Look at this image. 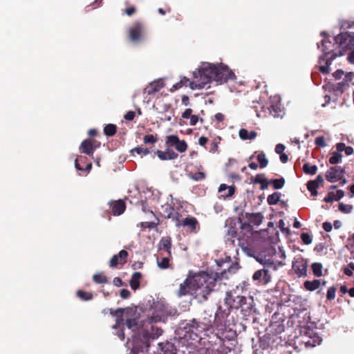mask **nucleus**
<instances>
[{"label": "nucleus", "mask_w": 354, "mask_h": 354, "mask_svg": "<svg viewBox=\"0 0 354 354\" xmlns=\"http://www.w3.org/2000/svg\"><path fill=\"white\" fill-rule=\"evenodd\" d=\"M186 333H190L189 338L196 340L203 333H214L215 326L212 312L205 310L200 322L193 319L184 327Z\"/></svg>", "instance_id": "nucleus-1"}, {"label": "nucleus", "mask_w": 354, "mask_h": 354, "mask_svg": "<svg viewBox=\"0 0 354 354\" xmlns=\"http://www.w3.org/2000/svg\"><path fill=\"white\" fill-rule=\"evenodd\" d=\"M195 291L194 296L198 302L207 300L209 295L214 291L216 279L210 275L203 273L194 277Z\"/></svg>", "instance_id": "nucleus-2"}, {"label": "nucleus", "mask_w": 354, "mask_h": 354, "mask_svg": "<svg viewBox=\"0 0 354 354\" xmlns=\"http://www.w3.org/2000/svg\"><path fill=\"white\" fill-rule=\"evenodd\" d=\"M216 65L210 63H204L197 71L193 72L194 80L189 84L192 89L203 88L208 83L214 81L216 74Z\"/></svg>", "instance_id": "nucleus-3"}, {"label": "nucleus", "mask_w": 354, "mask_h": 354, "mask_svg": "<svg viewBox=\"0 0 354 354\" xmlns=\"http://www.w3.org/2000/svg\"><path fill=\"white\" fill-rule=\"evenodd\" d=\"M160 320V316L153 313L152 315H148L147 317L141 322L140 335L147 346H149L151 340H153L162 335V330L153 324Z\"/></svg>", "instance_id": "nucleus-4"}, {"label": "nucleus", "mask_w": 354, "mask_h": 354, "mask_svg": "<svg viewBox=\"0 0 354 354\" xmlns=\"http://www.w3.org/2000/svg\"><path fill=\"white\" fill-rule=\"evenodd\" d=\"M335 44L338 46L339 50L336 55L337 57L342 56L345 53L354 48V32H343L334 37Z\"/></svg>", "instance_id": "nucleus-5"}, {"label": "nucleus", "mask_w": 354, "mask_h": 354, "mask_svg": "<svg viewBox=\"0 0 354 354\" xmlns=\"http://www.w3.org/2000/svg\"><path fill=\"white\" fill-rule=\"evenodd\" d=\"M277 270L273 262L263 265V268L254 272L252 279L260 285H267L271 281L272 272Z\"/></svg>", "instance_id": "nucleus-6"}, {"label": "nucleus", "mask_w": 354, "mask_h": 354, "mask_svg": "<svg viewBox=\"0 0 354 354\" xmlns=\"http://www.w3.org/2000/svg\"><path fill=\"white\" fill-rule=\"evenodd\" d=\"M145 31V24L140 21H136L129 27L128 37L130 41L137 43L144 39Z\"/></svg>", "instance_id": "nucleus-7"}, {"label": "nucleus", "mask_w": 354, "mask_h": 354, "mask_svg": "<svg viewBox=\"0 0 354 354\" xmlns=\"http://www.w3.org/2000/svg\"><path fill=\"white\" fill-rule=\"evenodd\" d=\"M160 214L165 218H170L175 223L176 227H180L181 215L175 210L172 201L171 203H165L161 205Z\"/></svg>", "instance_id": "nucleus-8"}, {"label": "nucleus", "mask_w": 354, "mask_h": 354, "mask_svg": "<svg viewBox=\"0 0 354 354\" xmlns=\"http://www.w3.org/2000/svg\"><path fill=\"white\" fill-rule=\"evenodd\" d=\"M239 221L241 223V230L238 237V244L241 248L245 249L248 245V240L251 239L252 236L253 227L252 225L247 222L242 223L240 218L239 219Z\"/></svg>", "instance_id": "nucleus-9"}, {"label": "nucleus", "mask_w": 354, "mask_h": 354, "mask_svg": "<svg viewBox=\"0 0 354 354\" xmlns=\"http://www.w3.org/2000/svg\"><path fill=\"white\" fill-rule=\"evenodd\" d=\"M216 71L214 81L217 83L223 84L236 77L234 73L227 66L216 65Z\"/></svg>", "instance_id": "nucleus-10"}, {"label": "nucleus", "mask_w": 354, "mask_h": 354, "mask_svg": "<svg viewBox=\"0 0 354 354\" xmlns=\"http://www.w3.org/2000/svg\"><path fill=\"white\" fill-rule=\"evenodd\" d=\"M321 35L324 37V39L322 40L321 44H317L318 48H321L323 53V55L319 58V64L325 61L328 55L334 53L333 50L335 46V44H333L332 41H330L329 36L326 32H322Z\"/></svg>", "instance_id": "nucleus-11"}, {"label": "nucleus", "mask_w": 354, "mask_h": 354, "mask_svg": "<svg viewBox=\"0 0 354 354\" xmlns=\"http://www.w3.org/2000/svg\"><path fill=\"white\" fill-rule=\"evenodd\" d=\"M230 314V311H225L221 306L217 308L216 312L213 315L215 329L218 331H224L226 326V319Z\"/></svg>", "instance_id": "nucleus-12"}, {"label": "nucleus", "mask_w": 354, "mask_h": 354, "mask_svg": "<svg viewBox=\"0 0 354 354\" xmlns=\"http://www.w3.org/2000/svg\"><path fill=\"white\" fill-rule=\"evenodd\" d=\"M165 145L168 147H175L177 151L180 153L185 152L187 150L188 145L184 140H180L176 135H169L166 137Z\"/></svg>", "instance_id": "nucleus-13"}, {"label": "nucleus", "mask_w": 354, "mask_h": 354, "mask_svg": "<svg viewBox=\"0 0 354 354\" xmlns=\"http://www.w3.org/2000/svg\"><path fill=\"white\" fill-rule=\"evenodd\" d=\"M346 174L345 168L339 166L330 167L326 172V179L330 183H335L343 178Z\"/></svg>", "instance_id": "nucleus-14"}, {"label": "nucleus", "mask_w": 354, "mask_h": 354, "mask_svg": "<svg viewBox=\"0 0 354 354\" xmlns=\"http://www.w3.org/2000/svg\"><path fill=\"white\" fill-rule=\"evenodd\" d=\"M245 301V297L241 295L234 296L231 292H227L225 298V304L228 307V310L239 309L241 302Z\"/></svg>", "instance_id": "nucleus-15"}, {"label": "nucleus", "mask_w": 354, "mask_h": 354, "mask_svg": "<svg viewBox=\"0 0 354 354\" xmlns=\"http://www.w3.org/2000/svg\"><path fill=\"white\" fill-rule=\"evenodd\" d=\"M194 291H195L194 277L192 279L187 278L183 281V283L180 284L178 295L179 297H181L183 295H194Z\"/></svg>", "instance_id": "nucleus-16"}, {"label": "nucleus", "mask_w": 354, "mask_h": 354, "mask_svg": "<svg viewBox=\"0 0 354 354\" xmlns=\"http://www.w3.org/2000/svg\"><path fill=\"white\" fill-rule=\"evenodd\" d=\"M308 261L304 258H298L292 262V269L298 277L307 275Z\"/></svg>", "instance_id": "nucleus-17"}, {"label": "nucleus", "mask_w": 354, "mask_h": 354, "mask_svg": "<svg viewBox=\"0 0 354 354\" xmlns=\"http://www.w3.org/2000/svg\"><path fill=\"white\" fill-rule=\"evenodd\" d=\"M129 253L125 250H122L118 254H115L112 257L109 261V266L111 268H116L118 265L123 266L127 261Z\"/></svg>", "instance_id": "nucleus-18"}, {"label": "nucleus", "mask_w": 354, "mask_h": 354, "mask_svg": "<svg viewBox=\"0 0 354 354\" xmlns=\"http://www.w3.org/2000/svg\"><path fill=\"white\" fill-rule=\"evenodd\" d=\"M95 142L96 141L92 139L83 140L80 147V151L88 156L93 155L96 149V146H95Z\"/></svg>", "instance_id": "nucleus-19"}, {"label": "nucleus", "mask_w": 354, "mask_h": 354, "mask_svg": "<svg viewBox=\"0 0 354 354\" xmlns=\"http://www.w3.org/2000/svg\"><path fill=\"white\" fill-rule=\"evenodd\" d=\"M156 154L161 160H171L178 157V154L168 147H167L165 151L157 150Z\"/></svg>", "instance_id": "nucleus-20"}, {"label": "nucleus", "mask_w": 354, "mask_h": 354, "mask_svg": "<svg viewBox=\"0 0 354 354\" xmlns=\"http://www.w3.org/2000/svg\"><path fill=\"white\" fill-rule=\"evenodd\" d=\"M110 207L111 209V214L113 216H120L126 209V204L122 200H118L115 201L109 202Z\"/></svg>", "instance_id": "nucleus-21"}, {"label": "nucleus", "mask_w": 354, "mask_h": 354, "mask_svg": "<svg viewBox=\"0 0 354 354\" xmlns=\"http://www.w3.org/2000/svg\"><path fill=\"white\" fill-rule=\"evenodd\" d=\"M165 86V84L162 80H158L151 82L144 89V93H147L149 95H152L160 91L161 88Z\"/></svg>", "instance_id": "nucleus-22"}, {"label": "nucleus", "mask_w": 354, "mask_h": 354, "mask_svg": "<svg viewBox=\"0 0 354 354\" xmlns=\"http://www.w3.org/2000/svg\"><path fill=\"white\" fill-rule=\"evenodd\" d=\"M187 227L190 232H197L199 230V223L195 217H187L180 221V226Z\"/></svg>", "instance_id": "nucleus-23"}, {"label": "nucleus", "mask_w": 354, "mask_h": 354, "mask_svg": "<svg viewBox=\"0 0 354 354\" xmlns=\"http://www.w3.org/2000/svg\"><path fill=\"white\" fill-rule=\"evenodd\" d=\"M238 235L237 229L236 227V223L233 221H231L228 225V229L227 230L225 239L226 242L230 243L231 245H234V238Z\"/></svg>", "instance_id": "nucleus-24"}, {"label": "nucleus", "mask_w": 354, "mask_h": 354, "mask_svg": "<svg viewBox=\"0 0 354 354\" xmlns=\"http://www.w3.org/2000/svg\"><path fill=\"white\" fill-rule=\"evenodd\" d=\"M245 218L247 219L248 223L253 225H259L263 219L262 213H245Z\"/></svg>", "instance_id": "nucleus-25"}, {"label": "nucleus", "mask_w": 354, "mask_h": 354, "mask_svg": "<svg viewBox=\"0 0 354 354\" xmlns=\"http://www.w3.org/2000/svg\"><path fill=\"white\" fill-rule=\"evenodd\" d=\"M218 192L221 193V197L227 198L231 197L234 194V187L233 186H227L225 184H221L219 187Z\"/></svg>", "instance_id": "nucleus-26"}, {"label": "nucleus", "mask_w": 354, "mask_h": 354, "mask_svg": "<svg viewBox=\"0 0 354 354\" xmlns=\"http://www.w3.org/2000/svg\"><path fill=\"white\" fill-rule=\"evenodd\" d=\"M142 277V275L140 272H135L133 273L129 281L130 286L133 290H136L140 288Z\"/></svg>", "instance_id": "nucleus-27"}, {"label": "nucleus", "mask_w": 354, "mask_h": 354, "mask_svg": "<svg viewBox=\"0 0 354 354\" xmlns=\"http://www.w3.org/2000/svg\"><path fill=\"white\" fill-rule=\"evenodd\" d=\"M252 303V298H250L249 299H248L245 297V301H243V302H241V306L239 308V309H241V312L244 315H247L250 313L253 307Z\"/></svg>", "instance_id": "nucleus-28"}, {"label": "nucleus", "mask_w": 354, "mask_h": 354, "mask_svg": "<svg viewBox=\"0 0 354 354\" xmlns=\"http://www.w3.org/2000/svg\"><path fill=\"white\" fill-rule=\"evenodd\" d=\"M163 354H177V349L172 342H167L159 344Z\"/></svg>", "instance_id": "nucleus-29"}, {"label": "nucleus", "mask_w": 354, "mask_h": 354, "mask_svg": "<svg viewBox=\"0 0 354 354\" xmlns=\"http://www.w3.org/2000/svg\"><path fill=\"white\" fill-rule=\"evenodd\" d=\"M171 241L170 237H163L161 239L159 243V250H165L169 254V256H171Z\"/></svg>", "instance_id": "nucleus-30"}, {"label": "nucleus", "mask_w": 354, "mask_h": 354, "mask_svg": "<svg viewBox=\"0 0 354 354\" xmlns=\"http://www.w3.org/2000/svg\"><path fill=\"white\" fill-rule=\"evenodd\" d=\"M251 181L254 184H260L261 190H265L268 187L269 181L263 177V174H257L254 179H251Z\"/></svg>", "instance_id": "nucleus-31"}, {"label": "nucleus", "mask_w": 354, "mask_h": 354, "mask_svg": "<svg viewBox=\"0 0 354 354\" xmlns=\"http://www.w3.org/2000/svg\"><path fill=\"white\" fill-rule=\"evenodd\" d=\"M171 256H169V254H167V256L162 257V258H160L158 256H156V261L157 265L159 268L162 270L167 269L170 268V259Z\"/></svg>", "instance_id": "nucleus-32"}, {"label": "nucleus", "mask_w": 354, "mask_h": 354, "mask_svg": "<svg viewBox=\"0 0 354 354\" xmlns=\"http://www.w3.org/2000/svg\"><path fill=\"white\" fill-rule=\"evenodd\" d=\"M239 137L241 139L245 140H254L257 136V133L254 131H251L249 132L245 129H241L239 132Z\"/></svg>", "instance_id": "nucleus-33"}, {"label": "nucleus", "mask_w": 354, "mask_h": 354, "mask_svg": "<svg viewBox=\"0 0 354 354\" xmlns=\"http://www.w3.org/2000/svg\"><path fill=\"white\" fill-rule=\"evenodd\" d=\"M337 58L336 55L332 54L328 58L325 59V65L319 67V71L323 74H328L330 73V66L331 65L333 60Z\"/></svg>", "instance_id": "nucleus-34"}, {"label": "nucleus", "mask_w": 354, "mask_h": 354, "mask_svg": "<svg viewBox=\"0 0 354 354\" xmlns=\"http://www.w3.org/2000/svg\"><path fill=\"white\" fill-rule=\"evenodd\" d=\"M321 285L319 279H314L313 281H306L304 283V288L309 291H314L317 290Z\"/></svg>", "instance_id": "nucleus-35"}, {"label": "nucleus", "mask_w": 354, "mask_h": 354, "mask_svg": "<svg viewBox=\"0 0 354 354\" xmlns=\"http://www.w3.org/2000/svg\"><path fill=\"white\" fill-rule=\"evenodd\" d=\"M130 310L129 309H124V308H118L117 310H114L113 309H110V314L113 316H116L120 314V317L116 319V324L113 326L114 328H117V324H120L122 321L123 319L122 318V315L125 311L129 312Z\"/></svg>", "instance_id": "nucleus-36"}, {"label": "nucleus", "mask_w": 354, "mask_h": 354, "mask_svg": "<svg viewBox=\"0 0 354 354\" xmlns=\"http://www.w3.org/2000/svg\"><path fill=\"white\" fill-rule=\"evenodd\" d=\"M281 193L274 192L267 198V202L270 205H277L280 201Z\"/></svg>", "instance_id": "nucleus-37"}, {"label": "nucleus", "mask_w": 354, "mask_h": 354, "mask_svg": "<svg viewBox=\"0 0 354 354\" xmlns=\"http://www.w3.org/2000/svg\"><path fill=\"white\" fill-rule=\"evenodd\" d=\"M117 132V127L113 124H108L104 127V133L106 136H113Z\"/></svg>", "instance_id": "nucleus-38"}, {"label": "nucleus", "mask_w": 354, "mask_h": 354, "mask_svg": "<svg viewBox=\"0 0 354 354\" xmlns=\"http://www.w3.org/2000/svg\"><path fill=\"white\" fill-rule=\"evenodd\" d=\"M302 169L306 174L315 175L317 173V167L316 165H310L307 162L304 164Z\"/></svg>", "instance_id": "nucleus-39"}, {"label": "nucleus", "mask_w": 354, "mask_h": 354, "mask_svg": "<svg viewBox=\"0 0 354 354\" xmlns=\"http://www.w3.org/2000/svg\"><path fill=\"white\" fill-rule=\"evenodd\" d=\"M342 154L337 151H334L329 158V162L331 165H336L342 162Z\"/></svg>", "instance_id": "nucleus-40"}, {"label": "nucleus", "mask_w": 354, "mask_h": 354, "mask_svg": "<svg viewBox=\"0 0 354 354\" xmlns=\"http://www.w3.org/2000/svg\"><path fill=\"white\" fill-rule=\"evenodd\" d=\"M313 274L315 277H319L322 276L323 266L320 263H313L311 266Z\"/></svg>", "instance_id": "nucleus-41"}, {"label": "nucleus", "mask_w": 354, "mask_h": 354, "mask_svg": "<svg viewBox=\"0 0 354 354\" xmlns=\"http://www.w3.org/2000/svg\"><path fill=\"white\" fill-rule=\"evenodd\" d=\"M257 160L259 163V167L263 169L268 165V160L266 157V154L261 151L257 156Z\"/></svg>", "instance_id": "nucleus-42"}, {"label": "nucleus", "mask_w": 354, "mask_h": 354, "mask_svg": "<svg viewBox=\"0 0 354 354\" xmlns=\"http://www.w3.org/2000/svg\"><path fill=\"white\" fill-rule=\"evenodd\" d=\"M269 183L272 185L274 189H279L284 186L285 179L283 177L278 179H272L269 181Z\"/></svg>", "instance_id": "nucleus-43"}, {"label": "nucleus", "mask_w": 354, "mask_h": 354, "mask_svg": "<svg viewBox=\"0 0 354 354\" xmlns=\"http://www.w3.org/2000/svg\"><path fill=\"white\" fill-rule=\"evenodd\" d=\"M93 280L95 283L102 284L108 282L107 277L102 273H97L93 276Z\"/></svg>", "instance_id": "nucleus-44"}, {"label": "nucleus", "mask_w": 354, "mask_h": 354, "mask_svg": "<svg viewBox=\"0 0 354 354\" xmlns=\"http://www.w3.org/2000/svg\"><path fill=\"white\" fill-rule=\"evenodd\" d=\"M86 159L85 157H82V156H80V158H77L75 160V168L77 169V170H80V171H89L91 167H92V165L91 163H88L86 165V168H83L82 167L80 164H79V161H82L83 160Z\"/></svg>", "instance_id": "nucleus-45"}, {"label": "nucleus", "mask_w": 354, "mask_h": 354, "mask_svg": "<svg viewBox=\"0 0 354 354\" xmlns=\"http://www.w3.org/2000/svg\"><path fill=\"white\" fill-rule=\"evenodd\" d=\"M77 295L79 298L84 301H89L93 299V294L91 292H88L84 290H78L77 292Z\"/></svg>", "instance_id": "nucleus-46"}, {"label": "nucleus", "mask_w": 354, "mask_h": 354, "mask_svg": "<svg viewBox=\"0 0 354 354\" xmlns=\"http://www.w3.org/2000/svg\"><path fill=\"white\" fill-rule=\"evenodd\" d=\"M158 141L157 136L153 134H147L143 138V142L145 145H153Z\"/></svg>", "instance_id": "nucleus-47"}, {"label": "nucleus", "mask_w": 354, "mask_h": 354, "mask_svg": "<svg viewBox=\"0 0 354 354\" xmlns=\"http://www.w3.org/2000/svg\"><path fill=\"white\" fill-rule=\"evenodd\" d=\"M130 152L131 154L136 153L137 154L142 155V156H147L150 153L148 148H144L142 147H136L132 149L130 151Z\"/></svg>", "instance_id": "nucleus-48"}, {"label": "nucleus", "mask_w": 354, "mask_h": 354, "mask_svg": "<svg viewBox=\"0 0 354 354\" xmlns=\"http://www.w3.org/2000/svg\"><path fill=\"white\" fill-rule=\"evenodd\" d=\"M306 185L308 190L310 192L312 196H317L318 192L317 189L319 186L316 185L315 182L308 181Z\"/></svg>", "instance_id": "nucleus-49"}, {"label": "nucleus", "mask_w": 354, "mask_h": 354, "mask_svg": "<svg viewBox=\"0 0 354 354\" xmlns=\"http://www.w3.org/2000/svg\"><path fill=\"white\" fill-rule=\"evenodd\" d=\"M338 208L340 212L348 214L351 212L353 207L351 205H346L341 203L339 204Z\"/></svg>", "instance_id": "nucleus-50"}, {"label": "nucleus", "mask_w": 354, "mask_h": 354, "mask_svg": "<svg viewBox=\"0 0 354 354\" xmlns=\"http://www.w3.org/2000/svg\"><path fill=\"white\" fill-rule=\"evenodd\" d=\"M336 288L335 286L330 287L327 290L326 298L328 300H333L335 297Z\"/></svg>", "instance_id": "nucleus-51"}, {"label": "nucleus", "mask_w": 354, "mask_h": 354, "mask_svg": "<svg viewBox=\"0 0 354 354\" xmlns=\"http://www.w3.org/2000/svg\"><path fill=\"white\" fill-rule=\"evenodd\" d=\"M348 266V268H344L343 269V272L344 274H346L348 277H351L353 275L352 270H354V263L353 262L349 263Z\"/></svg>", "instance_id": "nucleus-52"}, {"label": "nucleus", "mask_w": 354, "mask_h": 354, "mask_svg": "<svg viewBox=\"0 0 354 354\" xmlns=\"http://www.w3.org/2000/svg\"><path fill=\"white\" fill-rule=\"evenodd\" d=\"M301 239L303 243L306 245H309L312 243V237L308 233L304 232L301 234Z\"/></svg>", "instance_id": "nucleus-53"}, {"label": "nucleus", "mask_w": 354, "mask_h": 354, "mask_svg": "<svg viewBox=\"0 0 354 354\" xmlns=\"http://www.w3.org/2000/svg\"><path fill=\"white\" fill-rule=\"evenodd\" d=\"M138 322L137 318L127 319L126 325L129 329H132L138 325Z\"/></svg>", "instance_id": "nucleus-54"}, {"label": "nucleus", "mask_w": 354, "mask_h": 354, "mask_svg": "<svg viewBox=\"0 0 354 354\" xmlns=\"http://www.w3.org/2000/svg\"><path fill=\"white\" fill-rule=\"evenodd\" d=\"M335 201H336V196L333 192H328L324 198V201L326 203H333Z\"/></svg>", "instance_id": "nucleus-55"}, {"label": "nucleus", "mask_w": 354, "mask_h": 354, "mask_svg": "<svg viewBox=\"0 0 354 354\" xmlns=\"http://www.w3.org/2000/svg\"><path fill=\"white\" fill-rule=\"evenodd\" d=\"M315 143L317 146L319 147H325L326 146V143L325 142V138L323 136H319L315 138Z\"/></svg>", "instance_id": "nucleus-56"}, {"label": "nucleus", "mask_w": 354, "mask_h": 354, "mask_svg": "<svg viewBox=\"0 0 354 354\" xmlns=\"http://www.w3.org/2000/svg\"><path fill=\"white\" fill-rule=\"evenodd\" d=\"M346 85H347V84H346V82H344V81H343V82H339V83H337V84L335 85V88H334V90H335V91H339L341 93H342L344 92V91H343V88H344V86H346Z\"/></svg>", "instance_id": "nucleus-57"}, {"label": "nucleus", "mask_w": 354, "mask_h": 354, "mask_svg": "<svg viewBox=\"0 0 354 354\" xmlns=\"http://www.w3.org/2000/svg\"><path fill=\"white\" fill-rule=\"evenodd\" d=\"M136 116V113L134 111H128L124 116V118L126 120H128V121H131L134 119Z\"/></svg>", "instance_id": "nucleus-58"}, {"label": "nucleus", "mask_w": 354, "mask_h": 354, "mask_svg": "<svg viewBox=\"0 0 354 354\" xmlns=\"http://www.w3.org/2000/svg\"><path fill=\"white\" fill-rule=\"evenodd\" d=\"M192 109L190 108L186 109L185 111L182 113L181 117L184 119L189 118L192 115Z\"/></svg>", "instance_id": "nucleus-59"}, {"label": "nucleus", "mask_w": 354, "mask_h": 354, "mask_svg": "<svg viewBox=\"0 0 354 354\" xmlns=\"http://www.w3.org/2000/svg\"><path fill=\"white\" fill-rule=\"evenodd\" d=\"M120 295L122 299H127L130 297L131 292L127 289H122L120 290Z\"/></svg>", "instance_id": "nucleus-60"}, {"label": "nucleus", "mask_w": 354, "mask_h": 354, "mask_svg": "<svg viewBox=\"0 0 354 354\" xmlns=\"http://www.w3.org/2000/svg\"><path fill=\"white\" fill-rule=\"evenodd\" d=\"M285 146L283 144H277L275 146V152L278 154H281L283 153V151L285 150Z\"/></svg>", "instance_id": "nucleus-61"}, {"label": "nucleus", "mask_w": 354, "mask_h": 354, "mask_svg": "<svg viewBox=\"0 0 354 354\" xmlns=\"http://www.w3.org/2000/svg\"><path fill=\"white\" fill-rule=\"evenodd\" d=\"M322 227L326 232H329L332 230L333 225L330 222H324L322 224Z\"/></svg>", "instance_id": "nucleus-62"}, {"label": "nucleus", "mask_w": 354, "mask_h": 354, "mask_svg": "<svg viewBox=\"0 0 354 354\" xmlns=\"http://www.w3.org/2000/svg\"><path fill=\"white\" fill-rule=\"evenodd\" d=\"M189 124L191 126H195L196 123L199 121V118L196 115H192L190 118Z\"/></svg>", "instance_id": "nucleus-63"}, {"label": "nucleus", "mask_w": 354, "mask_h": 354, "mask_svg": "<svg viewBox=\"0 0 354 354\" xmlns=\"http://www.w3.org/2000/svg\"><path fill=\"white\" fill-rule=\"evenodd\" d=\"M347 61L348 63L354 64V48L351 49V51L348 53Z\"/></svg>", "instance_id": "nucleus-64"}]
</instances>
